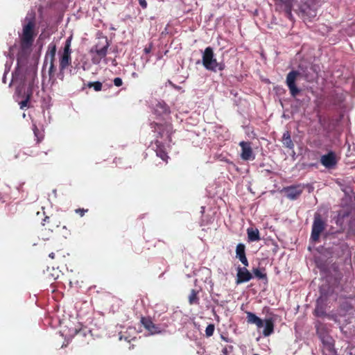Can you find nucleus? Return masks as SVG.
I'll return each instance as SVG.
<instances>
[{
  "label": "nucleus",
  "instance_id": "obj_1",
  "mask_svg": "<svg viewBox=\"0 0 355 355\" xmlns=\"http://www.w3.org/2000/svg\"><path fill=\"white\" fill-rule=\"evenodd\" d=\"M36 17L34 12H28L22 23V33L20 35V51L17 55V69L26 62L28 53L37 35Z\"/></svg>",
  "mask_w": 355,
  "mask_h": 355
},
{
  "label": "nucleus",
  "instance_id": "obj_2",
  "mask_svg": "<svg viewBox=\"0 0 355 355\" xmlns=\"http://www.w3.org/2000/svg\"><path fill=\"white\" fill-rule=\"evenodd\" d=\"M245 313L246 320L248 324H255L258 329H261L264 326L262 331L263 336L268 337L273 334L275 327V318L273 317H268L263 320L254 313L245 311Z\"/></svg>",
  "mask_w": 355,
  "mask_h": 355
},
{
  "label": "nucleus",
  "instance_id": "obj_3",
  "mask_svg": "<svg viewBox=\"0 0 355 355\" xmlns=\"http://www.w3.org/2000/svg\"><path fill=\"white\" fill-rule=\"evenodd\" d=\"M202 63L207 70L213 72H216L217 71H221L225 68L224 62H217L214 56L213 49L211 46H208L205 49L202 53Z\"/></svg>",
  "mask_w": 355,
  "mask_h": 355
},
{
  "label": "nucleus",
  "instance_id": "obj_4",
  "mask_svg": "<svg viewBox=\"0 0 355 355\" xmlns=\"http://www.w3.org/2000/svg\"><path fill=\"white\" fill-rule=\"evenodd\" d=\"M327 225V222L322 218V216L318 213H315L312 224L310 240L314 243L318 242L321 234L325 230Z\"/></svg>",
  "mask_w": 355,
  "mask_h": 355
},
{
  "label": "nucleus",
  "instance_id": "obj_5",
  "mask_svg": "<svg viewBox=\"0 0 355 355\" xmlns=\"http://www.w3.org/2000/svg\"><path fill=\"white\" fill-rule=\"evenodd\" d=\"M71 37H69L65 42L63 52L60 58L59 68L60 73H63L66 68L71 64Z\"/></svg>",
  "mask_w": 355,
  "mask_h": 355
},
{
  "label": "nucleus",
  "instance_id": "obj_6",
  "mask_svg": "<svg viewBox=\"0 0 355 355\" xmlns=\"http://www.w3.org/2000/svg\"><path fill=\"white\" fill-rule=\"evenodd\" d=\"M109 46V41L105 37L103 42L98 41V42L92 47L90 52H94L97 55V57L92 58L94 63L98 64L101 60L107 55V49Z\"/></svg>",
  "mask_w": 355,
  "mask_h": 355
},
{
  "label": "nucleus",
  "instance_id": "obj_7",
  "mask_svg": "<svg viewBox=\"0 0 355 355\" xmlns=\"http://www.w3.org/2000/svg\"><path fill=\"white\" fill-rule=\"evenodd\" d=\"M300 73L296 70L291 71L286 76V84L290 91L291 96L296 97L300 92V89L296 85L297 78Z\"/></svg>",
  "mask_w": 355,
  "mask_h": 355
},
{
  "label": "nucleus",
  "instance_id": "obj_8",
  "mask_svg": "<svg viewBox=\"0 0 355 355\" xmlns=\"http://www.w3.org/2000/svg\"><path fill=\"white\" fill-rule=\"evenodd\" d=\"M315 327L316 330V334L321 340L324 347L333 344V340L331 337L329 335V330L325 324L319 320H317L315 322Z\"/></svg>",
  "mask_w": 355,
  "mask_h": 355
},
{
  "label": "nucleus",
  "instance_id": "obj_9",
  "mask_svg": "<svg viewBox=\"0 0 355 355\" xmlns=\"http://www.w3.org/2000/svg\"><path fill=\"white\" fill-rule=\"evenodd\" d=\"M140 321L150 335L160 334L165 331V329L160 324L154 323L150 317H141Z\"/></svg>",
  "mask_w": 355,
  "mask_h": 355
},
{
  "label": "nucleus",
  "instance_id": "obj_10",
  "mask_svg": "<svg viewBox=\"0 0 355 355\" xmlns=\"http://www.w3.org/2000/svg\"><path fill=\"white\" fill-rule=\"evenodd\" d=\"M56 53V45L55 44H50L49 45L48 51L45 55L44 64H47L48 60H49V75L50 77L54 76L55 72L56 71L54 61Z\"/></svg>",
  "mask_w": 355,
  "mask_h": 355
},
{
  "label": "nucleus",
  "instance_id": "obj_11",
  "mask_svg": "<svg viewBox=\"0 0 355 355\" xmlns=\"http://www.w3.org/2000/svg\"><path fill=\"white\" fill-rule=\"evenodd\" d=\"M302 16L304 20L311 21L318 13V6L313 1H309L301 7Z\"/></svg>",
  "mask_w": 355,
  "mask_h": 355
},
{
  "label": "nucleus",
  "instance_id": "obj_12",
  "mask_svg": "<svg viewBox=\"0 0 355 355\" xmlns=\"http://www.w3.org/2000/svg\"><path fill=\"white\" fill-rule=\"evenodd\" d=\"M303 190L304 187L302 186L297 184L284 187L282 189V192L287 198L294 200L298 198V197L302 194Z\"/></svg>",
  "mask_w": 355,
  "mask_h": 355
},
{
  "label": "nucleus",
  "instance_id": "obj_13",
  "mask_svg": "<svg viewBox=\"0 0 355 355\" xmlns=\"http://www.w3.org/2000/svg\"><path fill=\"white\" fill-rule=\"evenodd\" d=\"M150 125L151 128L154 129V131L157 132L161 137H162L166 133L168 135L169 140H171V135L172 134L173 129L171 123L161 124L153 122Z\"/></svg>",
  "mask_w": 355,
  "mask_h": 355
},
{
  "label": "nucleus",
  "instance_id": "obj_14",
  "mask_svg": "<svg viewBox=\"0 0 355 355\" xmlns=\"http://www.w3.org/2000/svg\"><path fill=\"white\" fill-rule=\"evenodd\" d=\"M239 146L241 148V157L242 159L247 161L254 159L255 157L250 142L242 141L239 143Z\"/></svg>",
  "mask_w": 355,
  "mask_h": 355
},
{
  "label": "nucleus",
  "instance_id": "obj_15",
  "mask_svg": "<svg viewBox=\"0 0 355 355\" xmlns=\"http://www.w3.org/2000/svg\"><path fill=\"white\" fill-rule=\"evenodd\" d=\"M247 266H245L241 268L239 266L237 268V274H236V283L237 284H240L244 282H249L253 278L251 272L247 269Z\"/></svg>",
  "mask_w": 355,
  "mask_h": 355
},
{
  "label": "nucleus",
  "instance_id": "obj_16",
  "mask_svg": "<svg viewBox=\"0 0 355 355\" xmlns=\"http://www.w3.org/2000/svg\"><path fill=\"white\" fill-rule=\"evenodd\" d=\"M320 162L327 168H333L337 164L335 153L330 151L327 154L322 155L320 158Z\"/></svg>",
  "mask_w": 355,
  "mask_h": 355
},
{
  "label": "nucleus",
  "instance_id": "obj_17",
  "mask_svg": "<svg viewBox=\"0 0 355 355\" xmlns=\"http://www.w3.org/2000/svg\"><path fill=\"white\" fill-rule=\"evenodd\" d=\"M43 225L46 228L53 232L60 225V221L55 216H46L43 220Z\"/></svg>",
  "mask_w": 355,
  "mask_h": 355
},
{
  "label": "nucleus",
  "instance_id": "obj_18",
  "mask_svg": "<svg viewBox=\"0 0 355 355\" xmlns=\"http://www.w3.org/2000/svg\"><path fill=\"white\" fill-rule=\"evenodd\" d=\"M236 257L245 266H248L249 262L245 254V245L239 243L236 248Z\"/></svg>",
  "mask_w": 355,
  "mask_h": 355
},
{
  "label": "nucleus",
  "instance_id": "obj_19",
  "mask_svg": "<svg viewBox=\"0 0 355 355\" xmlns=\"http://www.w3.org/2000/svg\"><path fill=\"white\" fill-rule=\"evenodd\" d=\"M155 153L157 157H160L163 161L168 162L169 157L166 151L165 146L159 141L157 140L155 142Z\"/></svg>",
  "mask_w": 355,
  "mask_h": 355
},
{
  "label": "nucleus",
  "instance_id": "obj_20",
  "mask_svg": "<svg viewBox=\"0 0 355 355\" xmlns=\"http://www.w3.org/2000/svg\"><path fill=\"white\" fill-rule=\"evenodd\" d=\"M155 113L159 116L168 115L171 113V110L164 102H159L155 107Z\"/></svg>",
  "mask_w": 355,
  "mask_h": 355
},
{
  "label": "nucleus",
  "instance_id": "obj_21",
  "mask_svg": "<svg viewBox=\"0 0 355 355\" xmlns=\"http://www.w3.org/2000/svg\"><path fill=\"white\" fill-rule=\"evenodd\" d=\"M248 239L250 242L259 241L261 240L260 233L258 229L249 227L247 229Z\"/></svg>",
  "mask_w": 355,
  "mask_h": 355
},
{
  "label": "nucleus",
  "instance_id": "obj_22",
  "mask_svg": "<svg viewBox=\"0 0 355 355\" xmlns=\"http://www.w3.org/2000/svg\"><path fill=\"white\" fill-rule=\"evenodd\" d=\"M282 142L285 147L293 149L294 148V144L291 139L290 132L286 131L284 133L282 137Z\"/></svg>",
  "mask_w": 355,
  "mask_h": 355
},
{
  "label": "nucleus",
  "instance_id": "obj_23",
  "mask_svg": "<svg viewBox=\"0 0 355 355\" xmlns=\"http://www.w3.org/2000/svg\"><path fill=\"white\" fill-rule=\"evenodd\" d=\"M313 313L316 317H324L327 315L325 309L322 304H320L319 300L317 301Z\"/></svg>",
  "mask_w": 355,
  "mask_h": 355
},
{
  "label": "nucleus",
  "instance_id": "obj_24",
  "mask_svg": "<svg viewBox=\"0 0 355 355\" xmlns=\"http://www.w3.org/2000/svg\"><path fill=\"white\" fill-rule=\"evenodd\" d=\"M252 272H253L254 276L257 278H258L259 279L266 280V282L268 281L267 274L265 272L264 268H262V269H260L259 268H253Z\"/></svg>",
  "mask_w": 355,
  "mask_h": 355
},
{
  "label": "nucleus",
  "instance_id": "obj_25",
  "mask_svg": "<svg viewBox=\"0 0 355 355\" xmlns=\"http://www.w3.org/2000/svg\"><path fill=\"white\" fill-rule=\"evenodd\" d=\"M198 291L192 289L190 292V294L188 297L189 303L191 305L193 304H199V297L198 296Z\"/></svg>",
  "mask_w": 355,
  "mask_h": 355
},
{
  "label": "nucleus",
  "instance_id": "obj_26",
  "mask_svg": "<svg viewBox=\"0 0 355 355\" xmlns=\"http://www.w3.org/2000/svg\"><path fill=\"white\" fill-rule=\"evenodd\" d=\"M32 89L30 87L27 90V92H26V98L21 101L19 105H20V108L21 109H24V107H27L28 106V101H30L31 99V97L32 96Z\"/></svg>",
  "mask_w": 355,
  "mask_h": 355
},
{
  "label": "nucleus",
  "instance_id": "obj_27",
  "mask_svg": "<svg viewBox=\"0 0 355 355\" xmlns=\"http://www.w3.org/2000/svg\"><path fill=\"white\" fill-rule=\"evenodd\" d=\"M323 354L324 355H338L334 349V343L324 347Z\"/></svg>",
  "mask_w": 355,
  "mask_h": 355
},
{
  "label": "nucleus",
  "instance_id": "obj_28",
  "mask_svg": "<svg viewBox=\"0 0 355 355\" xmlns=\"http://www.w3.org/2000/svg\"><path fill=\"white\" fill-rule=\"evenodd\" d=\"M87 87L91 88L93 87L96 92H99L102 89L103 85L101 82H90L87 84Z\"/></svg>",
  "mask_w": 355,
  "mask_h": 355
},
{
  "label": "nucleus",
  "instance_id": "obj_29",
  "mask_svg": "<svg viewBox=\"0 0 355 355\" xmlns=\"http://www.w3.org/2000/svg\"><path fill=\"white\" fill-rule=\"evenodd\" d=\"M74 332L76 336L84 337L87 335V332H90V331H88L87 328H75Z\"/></svg>",
  "mask_w": 355,
  "mask_h": 355
},
{
  "label": "nucleus",
  "instance_id": "obj_30",
  "mask_svg": "<svg viewBox=\"0 0 355 355\" xmlns=\"http://www.w3.org/2000/svg\"><path fill=\"white\" fill-rule=\"evenodd\" d=\"M215 330V325L214 324H209L205 329V335L207 337H211L213 336Z\"/></svg>",
  "mask_w": 355,
  "mask_h": 355
},
{
  "label": "nucleus",
  "instance_id": "obj_31",
  "mask_svg": "<svg viewBox=\"0 0 355 355\" xmlns=\"http://www.w3.org/2000/svg\"><path fill=\"white\" fill-rule=\"evenodd\" d=\"M16 47V44L10 46L9 51L5 52V55L8 57L10 60H14V49Z\"/></svg>",
  "mask_w": 355,
  "mask_h": 355
},
{
  "label": "nucleus",
  "instance_id": "obj_32",
  "mask_svg": "<svg viewBox=\"0 0 355 355\" xmlns=\"http://www.w3.org/2000/svg\"><path fill=\"white\" fill-rule=\"evenodd\" d=\"M88 211L87 209L78 208L75 210V212L79 214L81 217H83L85 213Z\"/></svg>",
  "mask_w": 355,
  "mask_h": 355
},
{
  "label": "nucleus",
  "instance_id": "obj_33",
  "mask_svg": "<svg viewBox=\"0 0 355 355\" xmlns=\"http://www.w3.org/2000/svg\"><path fill=\"white\" fill-rule=\"evenodd\" d=\"M288 10L292 11V5L289 1H286L284 3V14H286Z\"/></svg>",
  "mask_w": 355,
  "mask_h": 355
},
{
  "label": "nucleus",
  "instance_id": "obj_34",
  "mask_svg": "<svg viewBox=\"0 0 355 355\" xmlns=\"http://www.w3.org/2000/svg\"><path fill=\"white\" fill-rule=\"evenodd\" d=\"M113 83L114 84L115 86L116 87H120L123 85V80L121 78H115L113 80Z\"/></svg>",
  "mask_w": 355,
  "mask_h": 355
},
{
  "label": "nucleus",
  "instance_id": "obj_35",
  "mask_svg": "<svg viewBox=\"0 0 355 355\" xmlns=\"http://www.w3.org/2000/svg\"><path fill=\"white\" fill-rule=\"evenodd\" d=\"M233 349V347L232 346H230L229 347H224L222 350V352L225 354V355H227L229 354V353L230 352L231 350H232Z\"/></svg>",
  "mask_w": 355,
  "mask_h": 355
},
{
  "label": "nucleus",
  "instance_id": "obj_36",
  "mask_svg": "<svg viewBox=\"0 0 355 355\" xmlns=\"http://www.w3.org/2000/svg\"><path fill=\"white\" fill-rule=\"evenodd\" d=\"M138 1L142 8L145 9L147 8V2L146 0H138Z\"/></svg>",
  "mask_w": 355,
  "mask_h": 355
},
{
  "label": "nucleus",
  "instance_id": "obj_37",
  "mask_svg": "<svg viewBox=\"0 0 355 355\" xmlns=\"http://www.w3.org/2000/svg\"><path fill=\"white\" fill-rule=\"evenodd\" d=\"M152 47H153L152 44H150L148 46H146L144 49V53L146 54L150 53V51L152 50Z\"/></svg>",
  "mask_w": 355,
  "mask_h": 355
},
{
  "label": "nucleus",
  "instance_id": "obj_38",
  "mask_svg": "<svg viewBox=\"0 0 355 355\" xmlns=\"http://www.w3.org/2000/svg\"><path fill=\"white\" fill-rule=\"evenodd\" d=\"M285 16L288 18L289 19L292 20L293 19V15H292V11L289 10L287 12L286 14H285Z\"/></svg>",
  "mask_w": 355,
  "mask_h": 355
},
{
  "label": "nucleus",
  "instance_id": "obj_39",
  "mask_svg": "<svg viewBox=\"0 0 355 355\" xmlns=\"http://www.w3.org/2000/svg\"><path fill=\"white\" fill-rule=\"evenodd\" d=\"M37 129L35 128V130H34V134H35V135L36 137H37ZM40 139L38 137H37V143L38 144V143H40Z\"/></svg>",
  "mask_w": 355,
  "mask_h": 355
},
{
  "label": "nucleus",
  "instance_id": "obj_40",
  "mask_svg": "<svg viewBox=\"0 0 355 355\" xmlns=\"http://www.w3.org/2000/svg\"><path fill=\"white\" fill-rule=\"evenodd\" d=\"M49 257L51 258V259H54L55 258V253L53 252H51L49 254Z\"/></svg>",
  "mask_w": 355,
  "mask_h": 355
},
{
  "label": "nucleus",
  "instance_id": "obj_41",
  "mask_svg": "<svg viewBox=\"0 0 355 355\" xmlns=\"http://www.w3.org/2000/svg\"><path fill=\"white\" fill-rule=\"evenodd\" d=\"M254 355H259V354H254Z\"/></svg>",
  "mask_w": 355,
  "mask_h": 355
}]
</instances>
